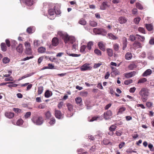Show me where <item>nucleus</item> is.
I'll list each match as a JSON object with an SVG mask.
<instances>
[{
  "label": "nucleus",
  "mask_w": 154,
  "mask_h": 154,
  "mask_svg": "<svg viewBox=\"0 0 154 154\" xmlns=\"http://www.w3.org/2000/svg\"><path fill=\"white\" fill-rule=\"evenodd\" d=\"M57 34L62 38L66 44L67 43L72 44L75 41V38L73 37L69 36L66 33L59 31Z\"/></svg>",
  "instance_id": "nucleus-1"
},
{
  "label": "nucleus",
  "mask_w": 154,
  "mask_h": 154,
  "mask_svg": "<svg viewBox=\"0 0 154 154\" xmlns=\"http://www.w3.org/2000/svg\"><path fill=\"white\" fill-rule=\"evenodd\" d=\"M61 13L60 8L54 6V9H50L48 10V18L51 20L54 19L56 17V15H59Z\"/></svg>",
  "instance_id": "nucleus-2"
},
{
  "label": "nucleus",
  "mask_w": 154,
  "mask_h": 154,
  "mask_svg": "<svg viewBox=\"0 0 154 154\" xmlns=\"http://www.w3.org/2000/svg\"><path fill=\"white\" fill-rule=\"evenodd\" d=\"M32 122L35 125H40L43 124L44 120L42 116H34L31 119Z\"/></svg>",
  "instance_id": "nucleus-3"
},
{
  "label": "nucleus",
  "mask_w": 154,
  "mask_h": 154,
  "mask_svg": "<svg viewBox=\"0 0 154 154\" xmlns=\"http://www.w3.org/2000/svg\"><path fill=\"white\" fill-rule=\"evenodd\" d=\"M94 32L96 34H102L105 35L106 34V31L102 28H94L93 29Z\"/></svg>",
  "instance_id": "nucleus-4"
},
{
  "label": "nucleus",
  "mask_w": 154,
  "mask_h": 154,
  "mask_svg": "<svg viewBox=\"0 0 154 154\" xmlns=\"http://www.w3.org/2000/svg\"><path fill=\"white\" fill-rule=\"evenodd\" d=\"M24 44L26 48V53L28 55L31 54L32 53V51L30 43L28 42H26Z\"/></svg>",
  "instance_id": "nucleus-5"
},
{
  "label": "nucleus",
  "mask_w": 154,
  "mask_h": 154,
  "mask_svg": "<svg viewBox=\"0 0 154 154\" xmlns=\"http://www.w3.org/2000/svg\"><path fill=\"white\" fill-rule=\"evenodd\" d=\"M139 94L141 96H148L149 94V90L145 88H143L139 92Z\"/></svg>",
  "instance_id": "nucleus-6"
},
{
  "label": "nucleus",
  "mask_w": 154,
  "mask_h": 154,
  "mask_svg": "<svg viewBox=\"0 0 154 154\" xmlns=\"http://www.w3.org/2000/svg\"><path fill=\"white\" fill-rule=\"evenodd\" d=\"M92 67L90 66L89 63H86L82 65L80 67L81 71H83L86 70H90L91 69Z\"/></svg>",
  "instance_id": "nucleus-7"
},
{
  "label": "nucleus",
  "mask_w": 154,
  "mask_h": 154,
  "mask_svg": "<svg viewBox=\"0 0 154 154\" xmlns=\"http://www.w3.org/2000/svg\"><path fill=\"white\" fill-rule=\"evenodd\" d=\"M112 112L110 110H108L106 112H105L104 114V117L106 119H108L112 115Z\"/></svg>",
  "instance_id": "nucleus-8"
},
{
  "label": "nucleus",
  "mask_w": 154,
  "mask_h": 154,
  "mask_svg": "<svg viewBox=\"0 0 154 154\" xmlns=\"http://www.w3.org/2000/svg\"><path fill=\"white\" fill-rule=\"evenodd\" d=\"M133 46L135 49L142 47L141 43L138 41H135L133 44Z\"/></svg>",
  "instance_id": "nucleus-9"
},
{
  "label": "nucleus",
  "mask_w": 154,
  "mask_h": 154,
  "mask_svg": "<svg viewBox=\"0 0 154 154\" xmlns=\"http://www.w3.org/2000/svg\"><path fill=\"white\" fill-rule=\"evenodd\" d=\"M55 115L56 118L58 119H61L63 118V116L60 111L57 110L55 109Z\"/></svg>",
  "instance_id": "nucleus-10"
},
{
  "label": "nucleus",
  "mask_w": 154,
  "mask_h": 154,
  "mask_svg": "<svg viewBox=\"0 0 154 154\" xmlns=\"http://www.w3.org/2000/svg\"><path fill=\"white\" fill-rule=\"evenodd\" d=\"M59 44V39L57 37H54L52 40V45L54 46H56Z\"/></svg>",
  "instance_id": "nucleus-11"
},
{
  "label": "nucleus",
  "mask_w": 154,
  "mask_h": 154,
  "mask_svg": "<svg viewBox=\"0 0 154 154\" xmlns=\"http://www.w3.org/2000/svg\"><path fill=\"white\" fill-rule=\"evenodd\" d=\"M122 49L125 50L128 44L127 40L126 37H124L122 38Z\"/></svg>",
  "instance_id": "nucleus-12"
},
{
  "label": "nucleus",
  "mask_w": 154,
  "mask_h": 154,
  "mask_svg": "<svg viewBox=\"0 0 154 154\" xmlns=\"http://www.w3.org/2000/svg\"><path fill=\"white\" fill-rule=\"evenodd\" d=\"M108 7L107 2H103L101 5L100 8L101 10H105Z\"/></svg>",
  "instance_id": "nucleus-13"
},
{
  "label": "nucleus",
  "mask_w": 154,
  "mask_h": 154,
  "mask_svg": "<svg viewBox=\"0 0 154 154\" xmlns=\"http://www.w3.org/2000/svg\"><path fill=\"white\" fill-rule=\"evenodd\" d=\"M98 46L99 48L102 51H105L106 50L105 45L102 42H99L98 43Z\"/></svg>",
  "instance_id": "nucleus-14"
},
{
  "label": "nucleus",
  "mask_w": 154,
  "mask_h": 154,
  "mask_svg": "<svg viewBox=\"0 0 154 154\" xmlns=\"http://www.w3.org/2000/svg\"><path fill=\"white\" fill-rule=\"evenodd\" d=\"M118 20L120 24H122L125 23L127 21V19L125 17L122 16L119 18Z\"/></svg>",
  "instance_id": "nucleus-15"
},
{
  "label": "nucleus",
  "mask_w": 154,
  "mask_h": 154,
  "mask_svg": "<svg viewBox=\"0 0 154 154\" xmlns=\"http://www.w3.org/2000/svg\"><path fill=\"white\" fill-rule=\"evenodd\" d=\"M126 108L123 106H121L119 109H117V115H119L122 114L126 110Z\"/></svg>",
  "instance_id": "nucleus-16"
},
{
  "label": "nucleus",
  "mask_w": 154,
  "mask_h": 154,
  "mask_svg": "<svg viewBox=\"0 0 154 154\" xmlns=\"http://www.w3.org/2000/svg\"><path fill=\"white\" fill-rule=\"evenodd\" d=\"M23 45L21 44H20L16 48V50L17 51L20 53H22L23 51Z\"/></svg>",
  "instance_id": "nucleus-17"
},
{
  "label": "nucleus",
  "mask_w": 154,
  "mask_h": 154,
  "mask_svg": "<svg viewBox=\"0 0 154 154\" xmlns=\"http://www.w3.org/2000/svg\"><path fill=\"white\" fill-rule=\"evenodd\" d=\"M5 116L8 118L11 119L14 116V114L9 112H6L5 113Z\"/></svg>",
  "instance_id": "nucleus-18"
},
{
  "label": "nucleus",
  "mask_w": 154,
  "mask_h": 154,
  "mask_svg": "<svg viewBox=\"0 0 154 154\" xmlns=\"http://www.w3.org/2000/svg\"><path fill=\"white\" fill-rule=\"evenodd\" d=\"M152 72V70L150 69H147L143 73L142 75L143 76H146L150 75Z\"/></svg>",
  "instance_id": "nucleus-19"
},
{
  "label": "nucleus",
  "mask_w": 154,
  "mask_h": 154,
  "mask_svg": "<svg viewBox=\"0 0 154 154\" xmlns=\"http://www.w3.org/2000/svg\"><path fill=\"white\" fill-rule=\"evenodd\" d=\"M132 57V54L131 52H128L126 53L125 55V58L127 60L131 59Z\"/></svg>",
  "instance_id": "nucleus-20"
},
{
  "label": "nucleus",
  "mask_w": 154,
  "mask_h": 154,
  "mask_svg": "<svg viewBox=\"0 0 154 154\" xmlns=\"http://www.w3.org/2000/svg\"><path fill=\"white\" fill-rule=\"evenodd\" d=\"M1 47L2 50L4 52L6 51L7 50V47L5 43L2 42L1 44Z\"/></svg>",
  "instance_id": "nucleus-21"
},
{
  "label": "nucleus",
  "mask_w": 154,
  "mask_h": 154,
  "mask_svg": "<svg viewBox=\"0 0 154 154\" xmlns=\"http://www.w3.org/2000/svg\"><path fill=\"white\" fill-rule=\"evenodd\" d=\"M25 3L28 6H31L34 3V0H25Z\"/></svg>",
  "instance_id": "nucleus-22"
},
{
  "label": "nucleus",
  "mask_w": 154,
  "mask_h": 154,
  "mask_svg": "<svg viewBox=\"0 0 154 154\" xmlns=\"http://www.w3.org/2000/svg\"><path fill=\"white\" fill-rule=\"evenodd\" d=\"M75 101L77 104L82 105V99L80 97H77L75 99Z\"/></svg>",
  "instance_id": "nucleus-23"
},
{
  "label": "nucleus",
  "mask_w": 154,
  "mask_h": 154,
  "mask_svg": "<svg viewBox=\"0 0 154 154\" xmlns=\"http://www.w3.org/2000/svg\"><path fill=\"white\" fill-rule=\"evenodd\" d=\"M145 26L146 29L148 31H151L153 29V27L152 25L151 24H145Z\"/></svg>",
  "instance_id": "nucleus-24"
},
{
  "label": "nucleus",
  "mask_w": 154,
  "mask_h": 154,
  "mask_svg": "<svg viewBox=\"0 0 154 154\" xmlns=\"http://www.w3.org/2000/svg\"><path fill=\"white\" fill-rule=\"evenodd\" d=\"M107 37L108 38L111 39L116 40L117 38L112 33H109L107 34Z\"/></svg>",
  "instance_id": "nucleus-25"
},
{
  "label": "nucleus",
  "mask_w": 154,
  "mask_h": 154,
  "mask_svg": "<svg viewBox=\"0 0 154 154\" xmlns=\"http://www.w3.org/2000/svg\"><path fill=\"white\" fill-rule=\"evenodd\" d=\"M46 50V48L42 47H39L38 49V52L40 53H44L45 52Z\"/></svg>",
  "instance_id": "nucleus-26"
},
{
  "label": "nucleus",
  "mask_w": 154,
  "mask_h": 154,
  "mask_svg": "<svg viewBox=\"0 0 154 154\" xmlns=\"http://www.w3.org/2000/svg\"><path fill=\"white\" fill-rule=\"evenodd\" d=\"M100 117L95 116V117L92 118L90 119V118H89L88 119V121L89 122H93L95 120H100Z\"/></svg>",
  "instance_id": "nucleus-27"
},
{
  "label": "nucleus",
  "mask_w": 154,
  "mask_h": 154,
  "mask_svg": "<svg viewBox=\"0 0 154 154\" xmlns=\"http://www.w3.org/2000/svg\"><path fill=\"white\" fill-rule=\"evenodd\" d=\"M136 36L137 37V39L141 42H143L145 40V38L143 36L136 34Z\"/></svg>",
  "instance_id": "nucleus-28"
},
{
  "label": "nucleus",
  "mask_w": 154,
  "mask_h": 154,
  "mask_svg": "<svg viewBox=\"0 0 154 154\" xmlns=\"http://www.w3.org/2000/svg\"><path fill=\"white\" fill-rule=\"evenodd\" d=\"M106 51L108 56L109 57H112L113 54L112 50L111 49L107 48Z\"/></svg>",
  "instance_id": "nucleus-29"
},
{
  "label": "nucleus",
  "mask_w": 154,
  "mask_h": 154,
  "mask_svg": "<svg viewBox=\"0 0 154 154\" xmlns=\"http://www.w3.org/2000/svg\"><path fill=\"white\" fill-rule=\"evenodd\" d=\"M66 53L69 56L73 57H78L80 56V54H70L69 53L68 51H66Z\"/></svg>",
  "instance_id": "nucleus-30"
},
{
  "label": "nucleus",
  "mask_w": 154,
  "mask_h": 154,
  "mask_svg": "<svg viewBox=\"0 0 154 154\" xmlns=\"http://www.w3.org/2000/svg\"><path fill=\"white\" fill-rule=\"evenodd\" d=\"M134 72L127 73L125 75V77L127 78H129L133 76Z\"/></svg>",
  "instance_id": "nucleus-31"
},
{
  "label": "nucleus",
  "mask_w": 154,
  "mask_h": 154,
  "mask_svg": "<svg viewBox=\"0 0 154 154\" xmlns=\"http://www.w3.org/2000/svg\"><path fill=\"white\" fill-rule=\"evenodd\" d=\"M52 95V92L49 90H48L46 91L45 94V96H51Z\"/></svg>",
  "instance_id": "nucleus-32"
},
{
  "label": "nucleus",
  "mask_w": 154,
  "mask_h": 154,
  "mask_svg": "<svg viewBox=\"0 0 154 154\" xmlns=\"http://www.w3.org/2000/svg\"><path fill=\"white\" fill-rule=\"evenodd\" d=\"M93 45V42L91 41L89 42L87 44V47L89 50H90L91 48V47Z\"/></svg>",
  "instance_id": "nucleus-33"
},
{
  "label": "nucleus",
  "mask_w": 154,
  "mask_h": 154,
  "mask_svg": "<svg viewBox=\"0 0 154 154\" xmlns=\"http://www.w3.org/2000/svg\"><path fill=\"white\" fill-rule=\"evenodd\" d=\"M147 79L146 78H143L140 79L138 82V83H143L146 82Z\"/></svg>",
  "instance_id": "nucleus-34"
},
{
  "label": "nucleus",
  "mask_w": 154,
  "mask_h": 154,
  "mask_svg": "<svg viewBox=\"0 0 154 154\" xmlns=\"http://www.w3.org/2000/svg\"><path fill=\"white\" fill-rule=\"evenodd\" d=\"M43 87L41 86L38 87V94L40 95L43 92Z\"/></svg>",
  "instance_id": "nucleus-35"
},
{
  "label": "nucleus",
  "mask_w": 154,
  "mask_h": 154,
  "mask_svg": "<svg viewBox=\"0 0 154 154\" xmlns=\"http://www.w3.org/2000/svg\"><path fill=\"white\" fill-rule=\"evenodd\" d=\"M141 20V18L139 17H137L134 20V23L136 24H138Z\"/></svg>",
  "instance_id": "nucleus-36"
},
{
  "label": "nucleus",
  "mask_w": 154,
  "mask_h": 154,
  "mask_svg": "<svg viewBox=\"0 0 154 154\" xmlns=\"http://www.w3.org/2000/svg\"><path fill=\"white\" fill-rule=\"evenodd\" d=\"M90 25L93 27H95L97 26V23L94 21H90L89 22Z\"/></svg>",
  "instance_id": "nucleus-37"
},
{
  "label": "nucleus",
  "mask_w": 154,
  "mask_h": 154,
  "mask_svg": "<svg viewBox=\"0 0 154 154\" xmlns=\"http://www.w3.org/2000/svg\"><path fill=\"white\" fill-rule=\"evenodd\" d=\"M79 23L83 25H85L86 23V22L85 19H81L79 22Z\"/></svg>",
  "instance_id": "nucleus-38"
},
{
  "label": "nucleus",
  "mask_w": 154,
  "mask_h": 154,
  "mask_svg": "<svg viewBox=\"0 0 154 154\" xmlns=\"http://www.w3.org/2000/svg\"><path fill=\"white\" fill-rule=\"evenodd\" d=\"M46 118L47 119H50L51 118V115L50 112L49 111H47L45 114Z\"/></svg>",
  "instance_id": "nucleus-39"
},
{
  "label": "nucleus",
  "mask_w": 154,
  "mask_h": 154,
  "mask_svg": "<svg viewBox=\"0 0 154 154\" xmlns=\"http://www.w3.org/2000/svg\"><path fill=\"white\" fill-rule=\"evenodd\" d=\"M138 31L143 34H146V32L144 29L142 27H139L138 29Z\"/></svg>",
  "instance_id": "nucleus-40"
},
{
  "label": "nucleus",
  "mask_w": 154,
  "mask_h": 154,
  "mask_svg": "<svg viewBox=\"0 0 154 154\" xmlns=\"http://www.w3.org/2000/svg\"><path fill=\"white\" fill-rule=\"evenodd\" d=\"M87 48V46L85 45H83L80 48V51L82 53H84L85 52V50Z\"/></svg>",
  "instance_id": "nucleus-41"
},
{
  "label": "nucleus",
  "mask_w": 154,
  "mask_h": 154,
  "mask_svg": "<svg viewBox=\"0 0 154 154\" xmlns=\"http://www.w3.org/2000/svg\"><path fill=\"white\" fill-rule=\"evenodd\" d=\"M49 123L50 125L54 124L55 122V120L54 118H52L50 119V121L49 122Z\"/></svg>",
  "instance_id": "nucleus-42"
},
{
  "label": "nucleus",
  "mask_w": 154,
  "mask_h": 154,
  "mask_svg": "<svg viewBox=\"0 0 154 154\" xmlns=\"http://www.w3.org/2000/svg\"><path fill=\"white\" fill-rule=\"evenodd\" d=\"M132 80L131 79H129L125 81L124 82V83L125 85H128L132 83Z\"/></svg>",
  "instance_id": "nucleus-43"
},
{
  "label": "nucleus",
  "mask_w": 154,
  "mask_h": 154,
  "mask_svg": "<svg viewBox=\"0 0 154 154\" xmlns=\"http://www.w3.org/2000/svg\"><path fill=\"white\" fill-rule=\"evenodd\" d=\"M10 61V59L7 57H5L2 60L3 62L5 63H8Z\"/></svg>",
  "instance_id": "nucleus-44"
},
{
  "label": "nucleus",
  "mask_w": 154,
  "mask_h": 154,
  "mask_svg": "<svg viewBox=\"0 0 154 154\" xmlns=\"http://www.w3.org/2000/svg\"><path fill=\"white\" fill-rule=\"evenodd\" d=\"M94 52L98 56H101L102 54L101 51L98 49H96L94 50Z\"/></svg>",
  "instance_id": "nucleus-45"
},
{
  "label": "nucleus",
  "mask_w": 154,
  "mask_h": 154,
  "mask_svg": "<svg viewBox=\"0 0 154 154\" xmlns=\"http://www.w3.org/2000/svg\"><path fill=\"white\" fill-rule=\"evenodd\" d=\"M117 128L116 126L115 125H112L110 126L109 128V130L111 131H113L116 129Z\"/></svg>",
  "instance_id": "nucleus-46"
},
{
  "label": "nucleus",
  "mask_w": 154,
  "mask_h": 154,
  "mask_svg": "<svg viewBox=\"0 0 154 154\" xmlns=\"http://www.w3.org/2000/svg\"><path fill=\"white\" fill-rule=\"evenodd\" d=\"M39 41L38 40H35L34 41V47H36L40 45Z\"/></svg>",
  "instance_id": "nucleus-47"
},
{
  "label": "nucleus",
  "mask_w": 154,
  "mask_h": 154,
  "mask_svg": "<svg viewBox=\"0 0 154 154\" xmlns=\"http://www.w3.org/2000/svg\"><path fill=\"white\" fill-rule=\"evenodd\" d=\"M113 48L115 51H118L119 50V45L117 43L115 44L113 46Z\"/></svg>",
  "instance_id": "nucleus-48"
},
{
  "label": "nucleus",
  "mask_w": 154,
  "mask_h": 154,
  "mask_svg": "<svg viewBox=\"0 0 154 154\" xmlns=\"http://www.w3.org/2000/svg\"><path fill=\"white\" fill-rule=\"evenodd\" d=\"M136 37L134 35H131L129 36V40L131 41H134L136 39Z\"/></svg>",
  "instance_id": "nucleus-49"
},
{
  "label": "nucleus",
  "mask_w": 154,
  "mask_h": 154,
  "mask_svg": "<svg viewBox=\"0 0 154 154\" xmlns=\"http://www.w3.org/2000/svg\"><path fill=\"white\" fill-rule=\"evenodd\" d=\"M23 123V121L21 119H18L17 122H16V125H22Z\"/></svg>",
  "instance_id": "nucleus-50"
},
{
  "label": "nucleus",
  "mask_w": 154,
  "mask_h": 154,
  "mask_svg": "<svg viewBox=\"0 0 154 154\" xmlns=\"http://www.w3.org/2000/svg\"><path fill=\"white\" fill-rule=\"evenodd\" d=\"M31 113L30 112H26L24 115V117L25 119H27L29 117L31 116Z\"/></svg>",
  "instance_id": "nucleus-51"
},
{
  "label": "nucleus",
  "mask_w": 154,
  "mask_h": 154,
  "mask_svg": "<svg viewBox=\"0 0 154 154\" xmlns=\"http://www.w3.org/2000/svg\"><path fill=\"white\" fill-rule=\"evenodd\" d=\"M68 109L70 111H71L73 109V106L70 103H68L67 104Z\"/></svg>",
  "instance_id": "nucleus-52"
},
{
  "label": "nucleus",
  "mask_w": 154,
  "mask_h": 154,
  "mask_svg": "<svg viewBox=\"0 0 154 154\" xmlns=\"http://www.w3.org/2000/svg\"><path fill=\"white\" fill-rule=\"evenodd\" d=\"M136 66L134 63L130 64L128 67L129 69L130 70H133L134 68H136Z\"/></svg>",
  "instance_id": "nucleus-53"
},
{
  "label": "nucleus",
  "mask_w": 154,
  "mask_h": 154,
  "mask_svg": "<svg viewBox=\"0 0 154 154\" xmlns=\"http://www.w3.org/2000/svg\"><path fill=\"white\" fill-rule=\"evenodd\" d=\"M102 64V63L101 62H100V63H95L94 64V68H97L98 67H100Z\"/></svg>",
  "instance_id": "nucleus-54"
},
{
  "label": "nucleus",
  "mask_w": 154,
  "mask_h": 154,
  "mask_svg": "<svg viewBox=\"0 0 154 154\" xmlns=\"http://www.w3.org/2000/svg\"><path fill=\"white\" fill-rule=\"evenodd\" d=\"M136 7L138 9L141 10L143 8L142 5L139 3H136Z\"/></svg>",
  "instance_id": "nucleus-55"
},
{
  "label": "nucleus",
  "mask_w": 154,
  "mask_h": 154,
  "mask_svg": "<svg viewBox=\"0 0 154 154\" xmlns=\"http://www.w3.org/2000/svg\"><path fill=\"white\" fill-rule=\"evenodd\" d=\"M13 110L16 113H20L21 112V110L17 108H14Z\"/></svg>",
  "instance_id": "nucleus-56"
},
{
  "label": "nucleus",
  "mask_w": 154,
  "mask_h": 154,
  "mask_svg": "<svg viewBox=\"0 0 154 154\" xmlns=\"http://www.w3.org/2000/svg\"><path fill=\"white\" fill-rule=\"evenodd\" d=\"M109 140L107 139H104L103 140V143L105 145L108 144L109 143Z\"/></svg>",
  "instance_id": "nucleus-57"
},
{
  "label": "nucleus",
  "mask_w": 154,
  "mask_h": 154,
  "mask_svg": "<svg viewBox=\"0 0 154 154\" xmlns=\"http://www.w3.org/2000/svg\"><path fill=\"white\" fill-rule=\"evenodd\" d=\"M46 106V105L45 104H42L39 105L38 106V108L40 109H43L45 108Z\"/></svg>",
  "instance_id": "nucleus-58"
},
{
  "label": "nucleus",
  "mask_w": 154,
  "mask_h": 154,
  "mask_svg": "<svg viewBox=\"0 0 154 154\" xmlns=\"http://www.w3.org/2000/svg\"><path fill=\"white\" fill-rule=\"evenodd\" d=\"M31 27H28L26 29V31L29 33H32V29Z\"/></svg>",
  "instance_id": "nucleus-59"
},
{
  "label": "nucleus",
  "mask_w": 154,
  "mask_h": 154,
  "mask_svg": "<svg viewBox=\"0 0 154 154\" xmlns=\"http://www.w3.org/2000/svg\"><path fill=\"white\" fill-rule=\"evenodd\" d=\"M17 86V85L16 84H13L12 82L10 83V84L8 85L9 87H15Z\"/></svg>",
  "instance_id": "nucleus-60"
},
{
  "label": "nucleus",
  "mask_w": 154,
  "mask_h": 154,
  "mask_svg": "<svg viewBox=\"0 0 154 154\" xmlns=\"http://www.w3.org/2000/svg\"><path fill=\"white\" fill-rule=\"evenodd\" d=\"M116 134L117 136H120L122 134V132L120 130L116 131Z\"/></svg>",
  "instance_id": "nucleus-61"
},
{
  "label": "nucleus",
  "mask_w": 154,
  "mask_h": 154,
  "mask_svg": "<svg viewBox=\"0 0 154 154\" xmlns=\"http://www.w3.org/2000/svg\"><path fill=\"white\" fill-rule=\"evenodd\" d=\"M5 42L6 43L7 46L8 47H10V46H11L10 42V41L8 39H6L5 40Z\"/></svg>",
  "instance_id": "nucleus-62"
},
{
  "label": "nucleus",
  "mask_w": 154,
  "mask_h": 154,
  "mask_svg": "<svg viewBox=\"0 0 154 154\" xmlns=\"http://www.w3.org/2000/svg\"><path fill=\"white\" fill-rule=\"evenodd\" d=\"M112 106V104L109 103L106 105L104 107V109L106 110L109 109Z\"/></svg>",
  "instance_id": "nucleus-63"
},
{
  "label": "nucleus",
  "mask_w": 154,
  "mask_h": 154,
  "mask_svg": "<svg viewBox=\"0 0 154 154\" xmlns=\"http://www.w3.org/2000/svg\"><path fill=\"white\" fill-rule=\"evenodd\" d=\"M137 12V10L136 8H134L132 10V13L134 15L136 14Z\"/></svg>",
  "instance_id": "nucleus-64"
}]
</instances>
